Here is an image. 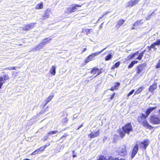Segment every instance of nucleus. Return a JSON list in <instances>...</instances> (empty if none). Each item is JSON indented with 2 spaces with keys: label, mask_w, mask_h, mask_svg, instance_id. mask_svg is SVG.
Instances as JSON below:
<instances>
[{
  "label": "nucleus",
  "mask_w": 160,
  "mask_h": 160,
  "mask_svg": "<svg viewBox=\"0 0 160 160\" xmlns=\"http://www.w3.org/2000/svg\"><path fill=\"white\" fill-rule=\"evenodd\" d=\"M147 117H142V115L138 117V121L140 123H142V125L145 127L146 128H150L151 127L148 122L146 120V118Z\"/></svg>",
  "instance_id": "obj_1"
},
{
  "label": "nucleus",
  "mask_w": 160,
  "mask_h": 160,
  "mask_svg": "<svg viewBox=\"0 0 160 160\" xmlns=\"http://www.w3.org/2000/svg\"><path fill=\"white\" fill-rule=\"evenodd\" d=\"M107 48V47H106L105 48L103 49L102 50H101L100 52H96L95 53H92V54H91V55H90L85 59V62L86 63H87L88 62H89L90 61L93 60L94 59V58L95 56L97 55H98L100 54V53H101L103 51H104V50H105Z\"/></svg>",
  "instance_id": "obj_2"
},
{
  "label": "nucleus",
  "mask_w": 160,
  "mask_h": 160,
  "mask_svg": "<svg viewBox=\"0 0 160 160\" xmlns=\"http://www.w3.org/2000/svg\"><path fill=\"white\" fill-rule=\"evenodd\" d=\"M51 38H46L43 39L42 42L35 48L36 51H39L47 43H49L51 41Z\"/></svg>",
  "instance_id": "obj_3"
},
{
  "label": "nucleus",
  "mask_w": 160,
  "mask_h": 160,
  "mask_svg": "<svg viewBox=\"0 0 160 160\" xmlns=\"http://www.w3.org/2000/svg\"><path fill=\"white\" fill-rule=\"evenodd\" d=\"M150 121L154 124L160 123V118L157 115L152 116L150 118Z\"/></svg>",
  "instance_id": "obj_4"
},
{
  "label": "nucleus",
  "mask_w": 160,
  "mask_h": 160,
  "mask_svg": "<svg viewBox=\"0 0 160 160\" xmlns=\"http://www.w3.org/2000/svg\"><path fill=\"white\" fill-rule=\"evenodd\" d=\"M132 127L130 123H128L122 128L123 130L125 133L128 134L130 132L132 131Z\"/></svg>",
  "instance_id": "obj_5"
},
{
  "label": "nucleus",
  "mask_w": 160,
  "mask_h": 160,
  "mask_svg": "<svg viewBox=\"0 0 160 160\" xmlns=\"http://www.w3.org/2000/svg\"><path fill=\"white\" fill-rule=\"evenodd\" d=\"M97 160H125V159L124 158H114L112 157H109L107 159L104 156L102 155L99 157Z\"/></svg>",
  "instance_id": "obj_6"
},
{
  "label": "nucleus",
  "mask_w": 160,
  "mask_h": 160,
  "mask_svg": "<svg viewBox=\"0 0 160 160\" xmlns=\"http://www.w3.org/2000/svg\"><path fill=\"white\" fill-rule=\"evenodd\" d=\"M118 153L121 156H123L127 154V151L126 150V147L125 146H123L122 147L120 148L118 150Z\"/></svg>",
  "instance_id": "obj_7"
},
{
  "label": "nucleus",
  "mask_w": 160,
  "mask_h": 160,
  "mask_svg": "<svg viewBox=\"0 0 160 160\" xmlns=\"http://www.w3.org/2000/svg\"><path fill=\"white\" fill-rule=\"evenodd\" d=\"M36 23H31L29 24H27L25 27L23 28L22 29L25 31H27L33 28Z\"/></svg>",
  "instance_id": "obj_8"
},
{
  "label": "nucleus",
  "mask_w": 160,
  "mask_h": 160,
  "mask_svg": "<svg viewBox=\"0 0 160 160\" xmlns=\"http://www.w3.org/2000/svg\"><path fill=\"white\" fill-rule=\"evenodd\" d=\"M156 108V107H150L148 108L146 112V115L144 114H142V117H147L149 114L153 110H155Z\"/></svg>",
  "instance_id": "obj_9"
},
{
  "label": "nucleus",
  "mask_w": 160,
  "mask_h": 160,
  "mask_svg": "<svg viewBox=\"0 0 160 160\" xmlns=\"http://www.w3.org/2000/svg\"><path fill=\"white\" fill-rule=\"evenodd\" d=\"M101 71L97 68H94L92 69L91 71V73H92L93 75H95L97 73V74L95 76L96 77L97 76L99 75L101 73Z\"/></svg>",
  "instance_id": "obj_10"
},
{
  "label": "nucleus",
  "mask_w": 160,
  "mask_h": 160,
  "mask_svg": "<svg viewBox=\"0 0 160 160\" xmlns=\"http://www.w3.org/2000/svg\"><path fill=\"white\" fill-rule=\"evenodd\" d=\"M149 144V141L148 139H147L143 142H141L140 144V145L141 147H142L145 149L147 146Z\"/></svg>",
  "instance_id": "obj_11"
},
{
  "label": "nucleus",
  "mask_w": 160,
  "mask_h": 160,
  "mask_svg": "<svg viewBox=\"0 0 160 160\" xmlns=\"http://www.w3.org/2000/svg\"><path fill=\"white\" fill-rule=\"evenodd\" d=\"M138 145L137 144H136L134 147L132 153L131 158H132L135 156L137 153L138 150Z\"/></svg>",
  "instance_id": "obj_12"
},
{
  "label": "nucleus",
  "mask_w": 160,
  "mask_h": 160,
  "mask_svg": "<svg viewBox=\"0 0 160 160\" xmlns=\"http://www.w3.org/2000/svg\"><path fill=\"white\" fill-rule=\"evenodd\" d=\"M139 1V0H132L128 2L127 7H132Z\"/></svg>",
  "instance_id": "obj_13"
},
{
  "label": "nucleus",
  "mask_w": 160,
  "mask_h": 160,
  "mask_svg": "<svg viewBox=\"0 0 160 160\" xmlns=\"http://www.w3.org/2000/svg\"><path fill=\"white\" fill-rule=\"evenodd\" d=\"M99 134V131L95 132H93L88 135V137L91 138H94L98 137Z\"/></svg>",
  "instance_id": "obj_14"
},
{
  "label": "nucleus",
  "mask_w": 160,
  "mask_h": 160,
  "mask_svg": "<svg viewBox=\"0 0 160 160\" xmlns=\"http://www.w3.org/2000/svg\"><path fill=\"white\" fill-rule=\"evenodd\" d=\"M137 73L139 74L143 70L144 67L142 65H139L137 67Z\"/></svg>",
  "instance_id": "obj_15"
},
{
  "label": "nucleus",
  "mask_w": 160,
  "mask_h": 160,
  "mask_svg": "<svg viewBox=\"0 0 160 160\" xmlns=\"http://www.w3.org/2000/svg\"><path fill=\"white\" fill-rule=\"evenodd\" d=\"M125 21L123 19H121L118 22L116 25V27L118 29L124 23Z\"/></svg>",
  "instance_id": "obj_16"
},
{
  "label": "nucleus",
  "mask_w": 160,
  "mask_h": 160,
  "mask_svg": "<svg viewBox=\"0 0 160 160\" xmlns=\"http://www.w3.org/2000/svg\"><path fill=\"white\" fill-rule=\"evenodd\" d=\"M157 88V83H154L151 86L149 89V91L151 92H152Z\"/></svg>",
  "instance_id": "obj_17"
},
{
  "label": "nucleus",
  "mask_w": 160,
  "mask_h": 160,
  "mask_svg": "<svg viewBox=\"0 0 160 160\" xmlns=\"http://www.w3.org/2000/svg\"><path fill=\"white\" fill-rule=\"evenodd\" d=\"M56 67L55 66H52L50 71V73L53 75H54L56 73Z\"/></svg>",
  "instance_id": "obj_18"
},
{
  "label": "nucleus",
  "mask_w": 160,
  "mask_h": 160,
  "mask_svg": "<svg viewBox=\"0 0 160 160\" xmlns=\"http://www.w3.org/2000/svg\"><path fill=\"white\" fill-rule=\"evenodd\" d=\"M43 7V3L42 2H40V3L37 4L35 7V9H42Z\"/></svg>",
  "instance_id": "obj_19"
},
{
  "label": "nucleus",
  "mask_w": 160,
  "mask_h": 160,
  "mask_svg": "<svg viewBox=\"0 0 160 160\" xmlns=\"http://www.w3.org/2000/svg\"><path fill=\"white\" fill-rule=\"evenodd\" d=\"M54 96L53 95L50 96L48 98L46 99V103L44 106H45L49 102H50L52 98Z\"/></svg>",
  "instance_id": "obj_20"
},
{
  "label": "nucleus",
  "mask_w": 160,
  "mask_h": 160,
  "mask_svg": "<svg viewBox=\"0 0 160 160\" xmlns=\"http://www.w3.org/2000/svg\"><path fill=\"white\" fill-rule=\"evenodd\" d=\"M141 21H138L136 22L133 25L134 26L136 27V28H138L139 26L140 25L142 24V22H141V21Z\"/></svg>",
  "instance_id": "obj_21"
},
{
  "label": "nucleus",
  "mask_w": 160,
  "mask_h": 160,
  "mask_svg": "<svg viewBox=\"0 0 160 160\" xmlns=\"http://www.w3.org/2000/svg\"><path fill=\"white\" fill-rule=\"evenodd\" d=\"M42 152V150H40L39 148L35 150L34 152H32L31 154V155H34L40 153Z\"/></svg>",
  "instance_id": "obj_22"
},
{
  "label": "nucleus",
  "mask_w": 160,
  "mask_h": 160,
  "mask_svg": "<svg viewBox=\"0 0 160 160\" xmlns=\"http://www.w3.org/2000/svg\"><path fill=\"white\" fill-rule=\"evenodd\" d=\"M145 51L144 50L143 52H142L140 53L139 55H138V56L136 58H135L136 59H138L139 60H141L142 58V57L143 56V54L144 52H145Z\"/></svg>",
  "instance_id": "obj_23"
},
{
  "label": "nucleus",
  "mask_w": 160,
  "mask_h": 160,
  "mask_svg": "<svg viewBox=\"0 0 160 160\" xmlns=\"http://www.w3.org/2000/svg\"><path fill=\"white\" fill-rule=\"evenodd\" d=\"M138 62V61H137L135 60L132 61L128 66V68H132L134 64L137 63Z\"/></svg>",
  "instance_id": "obj_24"
},
{
  "label": "nucleus",
  "mask_w": 160,
  "mask_h": 160,
  "mask_svg": "<svg viewBox=\"0 0 160 160\" xmlns=\"http://www.w3.org/2000/svg\"><path fill=\"white\" fill-rule=\"evenodd\" d=\"M156 45L153 43L150 46L148 47L149 50H151V48H153L154 50L156 51L157 49V48H156Z\"/></svg>",
  "instance_id": "obj_25"
},
{
  "label": "nucleus",
  "mask_w": 160,
  "mask_h": 160,
  "mask_svg": "<svg viewBox=\"0 0 160 160\" xmlns=\"http://www.w3.org/2000/svg\"><path fill=\"white\" fill-rule=\"evenodd\" d=\"M113 57V55L111 54H109L105 58L106 61H108L112 58Z\"/></svg>",
  "instance_id": "obj_26"
},
{
  "label": "nucleus",
  "mask_w": 160,
  "mask_h": 160,
  "mask_svg": "<svg viewBox=\"0 0 160 160\" xmlns=\"http://www.w3.org/2000/svg\"><path fill=\"white\" fill-rule=\"evenodd\" d=\"M81 7V5H75V6H73L71 8V9L72 10V12H75L77 9V7Z\"/></svg>",
  "instance_id": "obj_27"
},
{
  "label": "nucleus",
  "mask_w": 160,
  "mask_h": 160,
  "mask_svg": "<svg viewBox=\"0 0 160 160\" xmlns=\"http://www.w3.org/2000/svg\"><path fill=\"white\" fill-rule=\"evenodd\" d=\"M143 88V87H141L140 88H138V89L137 90L135 93L134 94H138L140 93L142 90Z\"/></svg>",
  "instance_id": "obj_28"
},
{
  "label": "nucleus",
  "mask_w": 160,
  "mask_h": 160,
  "mask_svg": "<svg viewBox=\"0 0 160 160\" xmlns=\"http://www.w3.org/2000/svg\"><path fill=\"white\" fill-rule=\"evenodd\" d=\"M85 31L87 35H88L92 31V29H85Z\"/></svg>",
  "instance_id": "obj_29"
},
{
  "label": "nucleus",
  "mask_w": 160,
  "mask_h": 160,
  "mask_svg": "<svg viewBox=\"0 0 160 160\" xmlns=\"http://www.w3.org/2000/svg\"><path fill=\"white\" fill-rule=\"evenodd\" d=\"M120 65V62H116L114 66L112 67V69H114L115 68H116L118 67Z\"/></svg>",
  "instance_id": "obj_30"
},
{
  "label": "nucleus",
  "mask_w": 160,
  "mask_h": 160,
  "mask_svg": "<svg viewBox=\"0 0 160 160\" xmlns=\"http://www.w3.org/2000/svg\"><path fill=\"white\" fill-rule=\"evenodd\" d=\"M57 132V131H51L48 132V134L49 135H52L53 134H54L56 133Z\"/></svg>",
  "instance_id": "obj_31"
},
{
  "label": "nucleus",
  "mask_w": 160,
  "mask_h": 160,
  "mask_svg": "<svg viewBox=\"0 0 160 160\" xmlns=\"http://www.w3.org/2000/svg\"><path fill=\"white\" fill-rule=\"evenodd\" d=\"M68 136L67 134H65L62 136L60 138V140H62L63 141L65 140L66 138V137Z\"/></svg>",
  "instance_id": "obj_32"
},
{
  "label": "nucleus",
  "mask_w": 160,
  "mask_h": 160,
  "mask_svg": "<svg viewBox=\"0 0 160 160\" xmlns=\"http://www.w3.org/2000/svg\"><path fill=\"white\" fill-rule=\"evenodd\" d=\"M156 46H159L160 45V39L157 40L156 42L153 43Z\"/></svg>",
  "instance_id": "obj_33"
},
{
  "label": "nucleus",
  "mask_w": 160,
  "mask_h": 160,
  "mask_svg": "<svg viewBox=\"0 0 160 160\" xmlns=\"http://www.w3.org/2000/svg\"><path fill=\"white\" fill-rule=\"evenodd\" d=\"M3 78L2 77H0V88H1L3 82H2Z\"/></svg>",
  "instance_id": "obj_34"
},
{
  "label": "nucleus",
  "mask_w": 160,
  "mask_h": 160,
  "mask_svg": "<svg viewBox=\"0 0 160 160\" xmlns=\"http://www.w3.org/2000/svg\"><path fill=\"white\" fill-rule=\"evenodd\" d=\"M125 135V133H124L122 131L119 132V135L121 138H122L123 137H124Z\"/></svg>",
  "instance_id": "obj_35"
},
{
  "label": "nucleus",
  "mask_w": 160,
  "mask_h": 160,
  "mask_svg": "<svg viewBox=\"0 0 160 160\" xmlns=\"http://www.w3.org/2000/svg\"><path fill=\"white\" fill-rule=\"evenodd\" d=\"M120 83L117 82L115 83V84L114 85V87L115 88L117 89V88L118 87H119L120 86Z\"/></svg>",
  "instance_id": "obj_36"
},
{
  "label": "nucleus",
  "mask_w": 160,
  "mask_h": 160,
  "mask_svg": "<svg viewBox=\"0 0 160 160\" xmlns=\"http://www.w3.org/2000/svg\"><path fill=\"white\" fill-rule=\"evenodd\" d=\"M135 90L134 89H132L129 93H128L127 95V97H128L132 94L134 92Z\"/></svg>",
  "instance_id": "obj_37"
},
{
  "label": "nucleus",
  "mask_w": 160,
  "mask_h": 160,
  "mask_svg": "<svg viewBox=\"0 0 160 160\" xmlns=\"http://www.w3.org/2000/svg\"><path fill=\"white\" fill-rule=\"evenodd\" d=\"M72 12V11L71 9V8H68L66 11V12L68 13H70Z\"/></svg>",
  "instance_id": "obj_38"
},
{
  "label": "nucleus",
  "mask_w": 160,
  "mask_h": 160,
  "mask_svg": "<svg viewBox=\"0 0 160 160\" xmlns=\"http://www.w3.org/2000/svg\"><path fill=\"white\" fill-rule=\"evenodd\" d=\"M46 147H47V145H45L44 146L41 147L39 149H40V150H42V152L45 149Z\"/></svg>",
  "instance_id": "obj_39"
},
{
  "label": "nucleus",
  "mask_w": 160,
  "mask_h": 160,
  "mask_svg": "<svg viewBox=\"0 0 160 160\" xmlns=\"http://www.w3.org/2000/svg\"><path fill=\"white\" fill-rule=\"evenodd\" d=\"M139 54V52L138 51H137L136 53H135L134 54H132V57H133V58H134L135 57H136V56L138 55Z\"/></svg>",
  "instance_id": "obj_40"
},
{
  "label": "nucleus",
  "mask_w": 160,
  "mask_h": 160,
  "mask_svg": "<svg viewBox=\"0 0 160 160\" xmlns=\"http://www.w3.org/2000/svg\"><path fill=\"white\" fill-rule=\"evenodd\" d=\"M153 13V12H152V14H150L146 18V20H149L151 18V16L152 14Z\"/></svg>",
  "instance_id": "obj_41"
},
{
  "label": "nucleus",
  "mask_w": 160,
  "mask_h": 160,
  "mask_svg": "<svg viewBox=\"0 0 160 160\" xmlns=\"http://www.w3.org/2000/svg\"><path fill=\"white\" fill-rule=\"evenodd\" d=\"M132 58H133V57H132V55L131 54H130L128 57V58L129 59H131Z\"/></svg>",
  "instance_id": "obj_42"
},
{
  "label": "nucleus",
  "mask_w": 160,
  "mask_h": 160,
  "mask_svg": "<svg viewBox=\"0 0 160 160\" xmlns=\"http://www.w3.org/2000/svg\"><path fill=\"white\" fill-rule=\"evenodd\" d=\"M49 136V135L47 134V135H46L44 137V140H47L48 137Z\"/></svg>",
  "instance_id": "obj_43"
},
{
  "label": "nucleus",
  "mask_w": 160,
  "mask_h": 160,
  "mask_svg": "<svg viewBox=\"0 0 160 160\" xmlns=\"http://www.w3.org/2000/svg\"><path fill=\"white\" fill-rule=\"evenodd\" d=\"M160 67V63L159 62L158 63L156 66V68H158Z\"/></svg>",
  "instance_id": "obj_44"
},
{
  "label": "nucleus",
  "mask_w": 160,
  "mask_h": 160,
  "mask_svg": "<svg viewBox=\"0 0 160 160\" xmlns=\"http://www.w3.org/2000/svg\"><path fill=\"white\" fill-rule=\"evenodd\" d=\"M115 95V93H114L112 95V96H111V97H110V99H113V98H114V96Z\"/></svg>",
  "instance_id": "obj_45"
},
{
  "label": "nucleus",
  "mask_w": 160,
  "mask_h": 160,
  "mask_svg": "<svg viewBox=\"0 0 160 160\" xmlns=\"http://www.w3.org/2000/svg\"><path fill=\"white\" fill-rule=\"evenodd\" d=\"M115 89H116L113 86V87H112V88H111L110 89V90H111V91H114Z\"/></svg>",
  "instance_id": "obj_46"
},
{
  "label": "nucleus",
  "mask_w": 160,
  "mask_h": 160,
  "mask_svg": "<svg viewBox=\"0 0 160 160\" xmlns=\"http://www.w3.org/2000/svg\"><path fill=\"white\" fill-rule=\"evenodd\" d=\"M104 15H102L99 18V19L98 20V21H99L101 19H102L104 17Z\"/></svg>",
  "instance_id": "obj_47"
},
{
  "label": "nucleus",
  "mask_w": 160,
  "mask_h": 160,
  "mask_svg": "<svg viewBox=\"0 0 160 160\" xmlns=\"http://www.w3.org/2000/svg\"><path fill=\"white\" fill-rule=\"evenodd\" d=\"M68 119L67 118H64V121L65 122H67L68 121Z\"/></svg>",
  "instance_id": "obj_48"
},
{
  "label": "nucleus",
  "mask_w": 160,
  "mask_h": 160,
  "mask_svg": "<svg viewBox=\"0 0 160 160\" xmlns=\"http://www.w3.org/2000/svg\"><path fill=\"white\" fill-rule=\"evenodd\" d=\"M87 49V48H84L83 49V51H82V52H85Z\"/></svg>",
  "instance_id": "obj_49"
},
{
  "label": "nucleus",
  "mask_w": 160,
  "mask_h": 160,
  "mask_svg": "<svg viewBox=\"0 0 160 160\" xmlns=\"http://www.w3.org/2000/svg\"><path fill=\"white\" fill-rule=\"evenodd\" d=\"M45 16L47 17V18H48L49 17V15L48 14H47V13H46L45 14Z\"/></svg>",
  "instance_id": "obj_50"
},
{
  "label": "nucleus",
  "mask_w": 160,
  "mask_h": 160,
  "mask_svg": "<svg viewBox=\"0 0 160 160\" xmlns=\"http://www.w3.org/2000/svg\"><path fill=\"white\" fill-rule=\"evenodd\" d=\"M82 126V124L77 129H79Z\"/></svg>",
  "instance_id": "obj_51"
},
{
  "label": "nucleus",
  "mask_w": 160,
  "mask_h": 160,
  "mask_svg": "<svg viewBox=\"0 0 160 160\" xmlns=\"http://www.w3.org/2000/svg\"><path fill=\"white\" fill-rule=\"evenodd\" d=\"M17 73L16 72H13V74H15V76H16V74Z\"/></svg>",
  "instance_id": "obj_52"
},
{
  "label": "nucleus",
  "mask_w": 160,
  "mask_h": 160,
  "mask_svg": "<svg viewBox=\"0 0 160 160\" xmlns=\"http://www.w3.org/2000/svg\"><path fill=\"white\" fill-rule=\"evenodd\" d=\"M11 70H12L15 69V67H12V68H11Z\"/></svg>",
  "instance_id": "obj_53"
},
{
  "label": "nucleus",
  "mask_w": 160,
  "mask_h": 160,
  "mask_svg": "<svg viewBox=\"0 0 160 160\" xmlns=\"http://www.w3.org/2000/svg\"><path fill=\"white\" fill-rule=\"evenodd\" d=\"M135 26H133L132 28V29H136V28H135Z\"/></svg>",
  "instance_id": "obj_54"
},
{
  "label": "nucleus",
  "mask_w": 160,
  "mask_h": 160,
  "mask_svg": "<svg viewBox=\"0 0 160 160\" xmlns=\"http://www.w3.org/2000/svg\"><path fill=\"white\" fill-rule=\"evenodd\" d=\"M108 12H105L104 13L103 15H106V14H108Z\"/></svg>",
  "instance_id": "obj_55"
},
{
  "label": "nucleus",
  "mask_w": 160,
  "mask_h": 160,
  "mask_svg": "<svg viewBox=\"0 0 160 160\" xmlns=\"http://www.w3.org/2000/svg\"><path fill=\"white\" fill-rule=\"evenodd\" d=\"M76 156H77V155H76V154H75H75H73V157H76Z\"/></svg>",
  "instance_id": "obj_56"
},
{
  "label": "nucleus",
  "mask_w": 160,
  "mask_h": 160,
  "mask_svg": "<svg viewBox=\"0 0 160 160\" xmlns=\"http://www.w3.org/2000/svg\"><path fill=\"white\" fill-rule=\"evenodd\" d=\"M75 152V151H74V150H73V151H72V153H73V154Z\"/></svg>",
  "instance_id": "obj_57"
},
{
  "label": "nucleus",
  "mask_w": 160,
  "mask_h": 160,
  "mask_svg": "<svg viewBox=\"0 0 160 160\" xmlns=\"http://www.w3.org/2000/svg\"><path fill=\"white\" fill-rule=\"evenodd\" d=\"M7 69H9V70H11V68H8Z\"/></svg>",
  "instance_id": "obj_58"
},
{
  "label": "nucleus",
  "mask_w": 160,
  "mask_h": 160,
  "mask_svg": "<svg viewBox=\"0 0 160 160\" xmlns=\"http://www.w3.org/2000/svg\"><path fill=\"white\" fill-rule=\"evenodd\" d=\"M23 160H30V159H24Z\"/></svg>",
  "instance_id": "obj_59"
},
{
  "label": "nucleus",
  "mask_w": 160,
  "mask_h": 160,
  "mask_svg": "<svg viewBox=\"0 0 160 160\" xmlns=\"http://www.w3.org/2000/svg\"><path fill=\"white\" fill-rule=\"evenodd\" d=\"M159 62L160 63V59L159 60Z\"/></svg>",
  "instance_id": "obj_60"
},
{
  "label": "nucleus",
  "mask_w": 160,
  "mask_h": 160,
  "mask_svg": "<svg viewBox=\"0 0 160 160\" xmlns=\"http://www.w3.org/2000/svg\"><path fill=\"white\" fill-rule=\"evenodd\" d=\"M159 88H160V86H159Z\"/></svg>",
  "instance_id": "obj_61"
}]
</instances>
